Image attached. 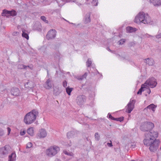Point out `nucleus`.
I'll use <instances>...</instances> for the list:
<instances>
[{
    "label": "nucleus",
    "instance_id": "obj_1",
    "mask_svg": "<svg viewBox=\"0 0 161 161\" xmlns=\"http://www.w3.org/2000/svg\"><path fill=\"white\" fill-rule=\"evenodd\" d=\"M154 127V124L150 122H145L140 126L141 130L147 131L144 135L145 138L143 140L144 144L147 146H149V149L152 152H155L157 150L160 143L159 140L156 139L158 136V133L153 131H148Z\"/></svg>",
    "mask_w": 161,
    "mask_h": 161
},
{
    "label": "nucleus",
    "instance_id": "obj_2",
    "mask_svg": "<svg viewBox=\"0 0 161 161\" xmlns=\"http://www.w3.org/2000/svg\"><path fill=\"white\" fill-rule=\"evenodd\" d=\"M135 22L140 24L141 23L145 24H151L152 20L151 18L147 13L144 12H140L135 17Z\"/></svg>",
    "mask_w": 161,
    "mask_h": 161
},
{
    "label": "nucleus",
    "instance_id": "obj_3",
    "mask_svg": "<svg viewBox=\"0 0 161 161\" xmlns=\"http://www.w3.org/2000/svg\"><path fill=\"white\" fill-rule=\"evenodd\" d=\"M38 114V112L36 109H33L28 113L25 116L24 119L25 123L27 125H29L33 123L36 119V117Z\"/></svg>",
    "mask_w": 161,
    "mask_h": 161
},
{
    "label": "nucleus",
    "instance_id": "obj_4",
    "mask_svg": "<svg viewBox=\"0 0 161 161\" xmlns=\"http://www.w3.org/2000/svg\"><path fill=\"white\" fill-rule=\"evenodd\" d=\"M60 150V148L58 146H51L46 151V153L49 157H52L55 155Z\"/></svg>",
    "mask_w": 161,
    "mask_h": 161
},
{
    "label": "nucleus",
    "instance_id": "obj_5",
    "mask_svg": "<svg viewBox=\"0 0 161 161\" xmlns=\"http://www.w3.org/2000/svg\"><path fill=\"white\" fill-rule=\"evenodd\" d=\"M157 84L156 79L153 77H152L147 80L143 85L146 87H150L151 88H153L156 86Z\"/></svg>",
    "mask_w": 161,
    "mask_h": 161
},
{
    "label": "nucleus",
    "instance_id": "obj_6",
    "mask_svg": "<svg viewBox=\"0 0 161 161\" xmlns=\"http://www.w3.org/2000/svg\"><path fill=\"white\" fill-rule=\"evenodd\" d=\"M10 147L8 145H6L0 148V157L3 158L6 156L9 153Z\"/></svg>",
    "mask_w": 161,
    "mask_h": 161
},
{
    "label": "nucleus",
    "instance_id": "obj_7",
    "mask_svg": "<svg viewBox=\"0 0 161 161\" xmlns=\"http://www.w3.org/2000/svg\"><path fill=\"white\" fill-rule=\"evenodd\" d=\"M86 98L85 96L83 95L78 96L76 99V102L79 105L83 104L86 101Z\"/></svg>",
    "mask_w": 161,
    "mask_h": 161
},
{
    "label": "nucleus",
    "instance_id": "obj_8",
    "mask_svg": "<svg viewBox=\"0 0 161 161\" xmlns=\"http://www.w3.org/2000/svg\"><path fill=\"white\" fill-rule=\"evenodd\" d=\"M135 102V100H131V99H130V102L127 105V107L126 109V112L128 113H131L134 108Z\"/></svg>",
    "mask_w": 161,
    "mask_h": 161
},
{
    "label": "nucleus",
    "instance_id": "obj_9",
    "mask_svg": "<svg viewBox=\"0 0 161 161\" xmlns=\"http://www.w3.org/2000/svg\"><path fill=\"white\" fill-rule=\"evenodd\" d=\"M56 31L55 30H51L47 33L46 35V38L49 40L54 38L56 35Z\"/></svg>",
    "mask_w": 161,
    "mask_h": 161
},
{
    "label": "nucleus",
    "instance_id": "obj_10",
    "mask_svg": "<svg viewBox=\"0 0 161 161\" xmlns=\"http://www.w3.org/2000/svg\"><path fill=\"white\" fill-rule=\"evenodd\" d=\"M10 93L11 95L15 96H19L21 95L19 90L17 87H13L11 88Z\"/></svg>",
    "mask_w": 161,
    "mask_h": 161
},
{
    "label": "nucleus",
    "instance_id": "obj_11",
    "mask_svg": "<svg viewBox=\"0 0 161 161\" xmlns=\"http://www.w3.org/2000/svg\"><path fill=\"white\" fill-rule=\"evenodd\" d=\"M53 86L52 81L50 79H47L44 85V86L46 89H49L51 88Z\"/></svg>",
    "mask_w": 161,
    "mask_h": 161
},
{
    "label": "nucleus",
    "instance_id": "obj_12",
    "mask_svg": "<svg viewBox=\"0 0 161 161\" xmlns=\"http://www.w3.org/2000/svg\"><path fill=\"white\" fill-rule=\"evenodd\" d=\"M149 2L155 7H158L161 5V0H147Z\"/></svg>",
    "mask_w": 161,
    "mask_h": 161
},
{
    "label": "nucleus",
    "instance_id": "obj_13",
    "mask_svg": "<svg viewBox=\"0 0 161 161\" xmlns=\"http://www.w3.org/2000/svg\"><path fill=\"white\" fill-rule=\"evenodd\" d=\"M47 135L46 130L44 129H41L40 130L37 136L39 138H43L45 137Z\"/></svg>",
    "mask_w": 161,
    "mask_h": 161
},
{
    "label": "nucleus",
    "instance_id": "obj_14",
    "mask_svg": "<svg viewBox=\"0 0 161 161\" xmlns=\"http://www.w3.org/2000/svg\"><path fill=\"white\" fill-rule=\"evenodd\" d=\"M67 135L69 139L74 138L77 136V132L75 131L69 132L67 133Z\"/></svg>",
    "mask_w": 161,
    "mask_h": 161
},
{
    "label": "nucleus",
    "instance_id": "obj_15",
    "mask_svg": "<svg viewBox=\"0 0 161 161\" xmlns=\"http://www.w3.org/2000/svg\"><path fill=\"white\" fill-rule=\"evenodd\" d=\"M91 13H87L85 16L84 19V22L85 24H87L90 22Z\"/></svg>",
    "mask_w": 161,
    "mask_h": 161
},
{
    "label": "nucleus",
    "instance_id": "obj_16",
    "mask_svg": "<svg viewBox=\"0 0 161 161\" xmlns=\"http://www.w3.org/2000/svg\"><path fill=\"white\" fill-rule=\"evenodd\" d=\"M145 62L149 66H152L154 64V62L153 59L152 58H147L145 59Z\"/></svg>",
    "mask_w": 161,
    "mask_h": 161
},
{
    "label": "nucleus",
    "instance_id": "obj_17",
    "mask_svg": "<svg viewBox=\"0 0 161 161\" xmlns=\"http://www.w3.org/2000/svg\"><path fill=\"white\" fill-rule=\"evenodd\" d=\"M57 3L59 6H61L66 3L70 2L72 1L70 0H56Z\"/></svg>",
    "mask_w": 161,
    "mask_h": 161
},
{
    "label": "nucleus",
    "instance_id": "obj_18",
    "mask_svg": "<svg viewBox=\"0 0 161 161\" xmlns=\"http://www.w3.org/2000/svg\"><path fill=\"white\" fill-rule=\"evenodd\" d=\"M16 159V155L14 153H13L8 157V161H15Z\"/></svg>",
    "mask_w": 161,
    "mask_h": 161
},
{
    "label": "nucleus",
    "instance_id": "obj_19",
    "mask_svg": "<svg viewBox=\"0 0 161 161\" xmlns=\"http://www.w3.org/2000/svg\"><path fill=\"white\" fill-rule=\"evenodd\" d=\"M157 107V106L153 104H151L147 106L144 109V110L149 109L150 110H152L153 112L155 110V109Z\"/></svg>",
    "mask_w": 161,
    "mask_h": 161
},
{
    "label": "nucleus",
    "instance_id": "obj_20",
    "mask_svg": "<svg viewBox=\"0 0 161 161\" xmlns=\"http://www.w3.org/2000/svg\"><path fill=\"white\" fill-rule=\"evenodd\" d=\"M27 133L31 136L34 135V128L33 127H30L28 128L27 130Z\"/></svg>",
    "mask_w": 161,
    "mask_h": 161
},
{
    "label": "nucleus",
    "instance_id": "obj_21",
    "mask_svg": "<svg viewBox=\"0 0 161 161\" xmlns=\"http://www.w3.org/2000/svg\"><path fill=\"white\" fill-rule=\"evenodd\" d=\"M10 11L4 9L3 10V13H2V15L6 17L9 16H10Z\"/></svg>",
    "mask_w": 161,
    "mask_h": 161
},
{
    "label": "nucleus",
    "instance_id": "obj_22",
    "mask_svg": "<svg viewBox=\"0 0 161 161\" xmlns=\"http://www.w3.org/2000/svg\"><path fill=\"white\" fill-rule=\"evenodd\" d=\"M126 30L128 32L131 33L135 31H136V29L130 26H128L126 27Z\"/></svg>",
    "mask_w": 161,
    "mask_h": 161
},
{
    "label": "nucleus",
    "instance_id": "obj_23",
    "mask_svg": "<svg viewBox=\"0 0 161 161\" xmlns=\"http://www.w3.org/2000/svg\"><path fill=\"white\" fill-rule=\"evenodd\" d=\"M87 76V73H85L82 76H77L76 77V78L78 80H82L83 79H85Z\"/></svg>",
    "mask_w": 161,
    "mask_h": 161
},
{
    "label": "nucleus",
    "instance_id": "obj_24",
    "mask_svg": "<svg viewBox=\"0 0 161 161\" xmlns=\"http://www.w3.org/2000/svg\"><path fill=\"white\" fill-rule=\"evenodd\" d=\"M27 67L31 69H32V67H30L29 66H26L23 64L19 65L18 66V69H25Z\"/></svg>",
    "mask_w": 161,
    "mask_h": 161
},
{
    "label": "nucleus",
    "instance_id": "obj_25",
    "mask_svg": "<svg viewBox=\"0 0 161 161\" xmlns=\"http://www.w3.org/2000/svg\"><path fill=\"white\" fill-rule=\"evenodd\" d=\"M145 88H146V87L144 86V85L142 84L141 86V88L137 92V94H142V91H144V89H143Z\"/></svg>",
    "mask_w": 161,
    "mask_h": 161
},
{
    "label": "nucleus",
    "instance_id": "obj_26",
    "mask_svg": "<svg viewBox=\"0 0 161 161\" xmlns=\"http://www.w3.org/2000/svg\"><path fill=\"white\" fill-rule=\"evenodd\" d=\"M22 35L23 37H25L27 40H28L29 38L28 35L27 33H25L24 31V30H22Z\"/></svg>",
    "mask_w": 161,
    "mask_h": 161
},
{
    "label": "nucleus",
    "instance_id": "obj_27",
    "mask_svg": "<svg viewBox=\"0 0 161 161\" xmlns=\"http://www.w3.org/2000/svg\"><path fill=\"white\" fill-rule=\"evenodd\" d=\"M32 82L31 81H29L26 83L25 84V86L26 88H32L33 87V86H31L30 85L31 84Z\"/></svg>",
    "mask_w": 161,
    "mask_h": 161
},
{
    "label": "nucleus",
    "instance_id": "obj_28",
    "mask_svg": "<svg viewBox=\"0 0 161 161\" xmlns=\"http://www.w3.org/2000/svg\"><path fill=\"white\" fill-rule=\"evenodd\" d=\"M64 153L65 154L67 155L73 157V156L74 154L71 152H68L66 150H64L63 151Z\"/></svg>",
    "mask_w": 161,
    "mask_h": 161
},
{
    "label": "nucleus",
    "instance_id": "obj_29",
    "mask_svg": "<svg viewBox=\"0 0 161 161\" xmlns=\"http://www.w3.org/2000/svg\"><path fill=\"white\" fill-rule=\"evenodd\" d=\"M73 89V88H69V87L66 88V91L68 95H70L71 92L72 91Z\"/></svg>",
    "mask_w": 161,
    "mask_h": 161
},
{
    "label": "nucleus",
    "instance_id": "obj_30",
    "mask_svg": "<svg viewBox=\"0 0 161 161\" xmlns=\"http://www.w3.org/2000/svg\"><path fill=\"white\" fill-rule=\"evenodd\" d=\"M10 16H14L17 15L16 12L14 10L10 11Z\"/></svg>",
    "mask_w": 161,
    "mask_h": 161
},
{
    "label": "nucleus",
    "instance_id": "obj_31",
    "mask_svg": "<svg viewBox=\"0 0 161 161\" xmlns=\"http://www.w3.org/2000/svg\"><path fill=\"white\" fill-rule=\"evenodd\" d=\"M89 0H86V1H88ZM98 1L96 0H92V4L93 6H97V5Z\"/></svg>",
    "mask_w": 161,
    "mask_h": 161
},
{
    "label": "nucleus",
    "instance_id": "obj_32",
    "mask_svg": "<svg viewBox=\"0 0 161 161\" xmlns=\"http://www.w3.org/2000/svg\"><path fill=\"white\" fill-rule=\"evenodd\" d=\"M60 54L59 53H58L56 55H55V59L57 61H58L60 59Z\"/></svg>",
    "mask_w": 161,
    "mask_h": 161
},
{
    "label": "nucleus",
    "instance_id": "obj_33",
    "mask_svg": "<svg viewBox=\"0 0 161 161\" xmlns=\"http://www.w3.org/2000/svg\"><path fill=\"white\" fill-rule=\"evenodd\" d=\"M125 42V40L124 39H121L118 42L119 45H122Z\"/></svg>",
    "mask_w": 161,
    "mask_h": 161
},
{
    "label": "nucleus",
    "instance_id": "obj_34",
    "mask_svg": "<svg viewBox=\"0 0 161 161\" xmlns=\"http://www.w3.org/2000/svg\"><path fill=\"white\" fill-rule=\"evenodd\" d=\"M95 137L96 140L97 141H98L99 140L100 138V137L99 135H98V133L96 132L95 134Z\"/></svg>",
    "mask_w": 161,
    "mask_h": 161
},
{
    "label": "nucleus",
    "instance_id": "obj_35",
    "mask_svg": "<svg viewBox=\"0 0 161 161\" xmlns=\"http://www.w3.org/2000/svg\"><path fill=\"white\" fill-rule=\"evenodd\" d=\"M92 61L90 59H88L86 62V65L87 67H89L92 64Z\"/></svg>",
    "mask_w": 161,
    "mask_h": 161
},
{
    "label": "nucleus",
    "instance_id": "obj_36",
    "mask_svg": "<svg viewBox=\"0 0 161 161\" xmlns=\"http://www.w3.org/2000/svg\"><path fill=\"white\" fill-rule=\"evenodd\" d=\"M41 19L46 23H48V21L46 20V18L44 16H42L41 17Z\"/></svg>",
    "mask_w": 161,
    "mask_h": 161
},
{
    "label": "nucleus",
    "instance_id": "obj_37",
    "mask_svg": "<svg viewBox=\"0 0 161 161\" xmlns=\"http://www.w3.org/2000/svg\"><path fill=\"white\" fill-rule=\"evenodd\" d=\"M26 133V130L24 129H21L20 130V135L22 136H24Z\"/></svg>",
    "mask_w": 161,
    "mask_h": 161
},
{
    "label": "nucleus",
    "instance_id": "obj_38",
    "mask_svg": "<svg viewBox=\"0 0 161 161\" xmlns=\"http://www.w3.org/2000/svg\"><path fill=\"white\" fill-rule=\"evenodd\" d=\"M32 147V144L31 142H29L26 145V148H28L31 147Z\"/></svg>",
    "mask_w": 161,
    "mask_h": 161
},
{
    "label": "nucleus",
    "instance_id": "obj_39",
    "mask_svg": "<svg viewBox=\"0 0 161 161\" xmlns=\"http://www.w3.org/2000/svg\"><path fill=\"white\" fill-rule=\"evenodd\" d=\"M115 119H115V120H117L118 121H119L120 122H121L123 120L124 118L123 117H121L119 118H115Z\"/></svg>",
    "mask_w": 161,
    "mask_h": 161
},
{
    "label": "nucleus",
    "instance_id": "obj_40",
    "mask_svg": "<svg viewBox=\"0 0 161 161\" xmlns=\"http://www.w3.org/2000/svg\"><path fill=\"white\" fill-rule=\"evenodd\" d=\"M4 134V132L3 130L0 128V136H2Z\"/></svg>",
    "mask_w": 161,
    "mask_h": 161
},
{
    "label": "nucleus",
    "instance_id": "obj_41",
    "mask_svg": "<svg viewBox=\"0 0 161 161\" xmlns=\"http://www.w3.org/2000/svg\"><path fill=\"white\" fill-rule=\"evenodd\" d=\"M144 37H154V36H152L151 35H150L149 34H148L147 33H146V34H145L144 35Z\"/></svg>",
    "mask_w": 161,
    "mask_h": 161
},
{
    "label": "nucleus",
    "instance_id": "obj_42",
    "mask_svg": "<svg viewBox=\"0 0 161 161\" xmlns=\"http://www.w3.org/2000/svg\"><path fill=\"white\" fill-rule=\"evenodd\" d=\"M63 85L64 87H66L67 86V83L66 81L64 80L63 82Z\"/></svg>",
    "mask_w": 161,
    "mask_h": 161
},
{
    "label": "nucleus",
    "instance_id": "obj_43",
    "mask_svg": "<svg viewBox=\"0 0 161 161\" xmlns=\"http://www.w3.org/2000/svg\"><path fill=\"white\" fill-rule=\"evenodd\" d=\"M108 117L109 119H111L114 120H115V119H116L115 118L113 117L111 115V114H109V113L108 114Z\"/></svg>",
    "mask_w": 161,
    "mask_h": 161
},
{
    "label": "nucleus",
    "instance_id": "obj_44",
    "mask_svg": "<svg viewBox=\"0 0 161 161\" xmlns=\"http://www.w3.org/2000/svg\"><path fill=\"white\" fill-rule=\"evenodd\" d=\"M110 142H111V143H107V144L108 147H112L113 145L112 144L111 141H110Z\"/></svg>",
    "mask_w": 161,
    "mask_h": 161
},
{
    "label": "nucleus",
    "instance_id": "obj_45",
    "mask_svg": "<svg viewBox=\"0 0 161 161\" xmlns=\"http://www.w3.org/2000/svg\"><path fill=\"white\" fill-rule=\"evenodd\" d=\"M155 37L157 38L158 39L161 38V33H160L158 35H157Z\"/></svg>",
    "mask_w": 161,
    "mask_h": 161
},
{
    "label": "nucleus",
    "instance_id": "obj_46",
    "mask_svg": "<svg viewBox=\"0 0 161 161\" xmlns=\"http://www.w3.org/2000/svg\"><path fill=\"white\" fill-rule=\"evenodd\" d=\"M7 130L8 131V135H9V134H10V132L11 131V129L9 127H8L7 128Z\"/></svg>",
    "mask_w": 161,
    "mask_h": 161
},
{
    "label": "nucleus",
    "instance_id": "obj_47",
    "mask_svg": "<svg viewBox=\"0 0 161 161\" xmlns=\"http://www.w3.org/2000/svg\"><path fill=\"white\" fill-rule=\"evenodd\" d=\"M136 147V145L135 144H133V145H131V147L132 148V149L133 148H135Z\"/></svg>",
    "mask_w": 161,
    "mask_h": 161
},
{
    "label": "nucleus",
    "instance_id": "obj_48",
    "mask_svg": "<svg viewBox=\"0 0 161 161\" xmlns=\"http://www.w3.org/2000/svg\"><path fill=\"white\" fill-rule=\"evenodd\" d=\"M19 32H14V34L15 35H17L18 34H19Z\"/></svg>",
    "mask_w": 161,
    "mask_h": 161
},
{
    "label": "nucleus",
    "instance_id": "obj_49",
    "mask_svg": "<svg viewBox=\"0 0 161 161\" xmlns=\"http://www.w3.org/2000/svg\"><path fill=\"white\" fill-rule=\"evenodd\" d=\"M55 161H60L59 159L56 158L55 159Z\"/></svg>",
    "mask_w": 161,
    "mask_h": 161
},
{
    "label": "nucleus",
    "instance_id": "obj_50",
    "mask_svg": "<svg viewBox=\"0 0 161 161\" xmlns=\"http://www.w3.org/2000/svg\"><path fill=\"white\" fill-rule=\"evenodd\" d=\"M77 4L79 6H80V5H81V4L79 3H77Z\"/></svg>",
    "mask_w": 161,
    "mask_h": 161
},
{
    "label": "nucleus",
    "instance_id": "obj_51",
    "mask_svg": "<svg viewBox=\"0 0 161 161\" xmlns=\"http://www.w3.org/2000/svg\"><path fill=\"white\" fill-rule=\"evenodd\" d=\"M151 92V91L150 90H149V91H148V94H150Z\"/></svg>",
    "mask_w": 161,
    "mask_h": 161
},
{
    "label": "nucleus",
    "instance_id": "obj_52",
    "mask_svg": "<svg viewBox=\"0 0 161 161\" xmlns=\"http://www.w3.org/2000/svg\"><path fill=\"white\" fill-rule=\"evenodd\" d=\"M59 92H58V93L56 92V93H55V94H56V95H57V94H59Z\"/></svg>",
    "mask_w": 161,
    "mask_h": 161
},
{
    "label": "nucleus",
    "instance_id": "obj_53",
    "mask_svg": "<svg viewBox=\"0 0 161 161\" xmlns=\"http://www.w3.org/2000/svg\"><path fill=\"white\" fill-rule=\"evenodd\" d=\"M70 144H71V142H70ZM68 146H71V144H68Z\"/></svg>",
    "mask_w": 161,
    "mask_h": 161
},
{
    "label": "nucleus",
    "instance_id": "obj_54",
    "mask_svg": "<svg viewBox=\"0 0 161 161\" xmlns=\"http://www.w3.org/2000/svg\"><path fill=\"white\" fill-rule=\"evenodd\" d=\"M64 20L65 21H67V22H69V21H68L67 20H66L65 19H64Z\"/></svg>",
    "mask_w": 161,
    "mask_h": 161
},
{
    "label": "nucleus",
    "instance_id": "obj_55",
    "mask_svg": "<svg viewBox=\"0 0 161 161\" xmlns=\"http://www.w3.org/2000/svg\"><path fill=\"white\" fill-rule=\"evenodd\" d=\"M109 51H111V50H110V49H109Z\"/></svg>",
    "mask_w": 161,
    "mask_h": 161
},
{
    "label": "nucleus",
    "instance_id": "obj_56",
    "mask_svg": "<svg viewBox=\"0 0 161 161\" xmlns=\"http://www.w3.org/2000/svg\"><path fill=\"white\" fill-rule=\"evenodd\" d=\"M47 74H48V71H47Z\"/></svg>",
    "mask_w": 161,
    "mask_h": 161
},
{
    "label": "nucleus",
    "instance_id": "obj_57",
    "mask_svg": "<svg viewBox=\"0 0 161 161\" xmlns=\"http://www.w3.org/2000/svg\"><path fill=\"white\" fill-rule=\"evenodd\" d=\"M0 161H2L0 160Z\"/></svg>",
    "mask_w": 161,
    "mask_h": 161
},
{
    "label": "nucleus",
    "instance_id": "obj_58",
    "mask_svg": "<svg viewBox=\"0 0 161 161\" xmlns=\"http://www.w3.org/2000/svg\"><path fill=\"white\" fill-rule=\"evenodd\" d=\"M160 149H161V148H160Z\"/></svg>",
    "mask_w": 161,
    "mask_h": 161
}]
</instances>
